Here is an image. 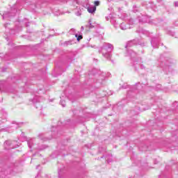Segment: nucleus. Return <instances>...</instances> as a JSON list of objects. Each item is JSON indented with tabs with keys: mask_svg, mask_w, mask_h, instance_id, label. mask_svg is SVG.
I'll list each match as a JSON object with an SVG mask.
<instances>
[{
	"mask_svg": "<svg viewBox=\"0 0 178 178\" xmlns=\"http://www.w3.org/2000/svg\"><path fill=\"white\" fill-rule=\"evenodd\" d=\"M60 104H61L62 106H63V107L66 106L65 102L63 101V100H61V101H60Z\"/></svg>",
	"mask_w": 178,
	"mask_h": 178,
	"instance_id": "1a4fd4ad",
	"label": "nucleus"
},
{
	"mask_svg": "<svg viewBox=\"0 0 178 178\" xmlns=\"http://www.w3.org/2000/svg\"><path fill=\"white\" fill-rule=\"evenodd\" d=\"M38 98V97H35L32 100V102H33V104H35V102H38V101L37 100Z\"/></svg>",
	"mask_w": 178,
	"mask_h": 178,
	"instance_id": "9d476101",
	"label": "nucleus"
},
{
	"mask_svg": "<svg viewBox=\"0 0 178 178\" xmlns=\"http://www.w3.org/2000/svg\"><path fill=\"white\" fill-rule=\"evenodd\" d=\"M120 29L121 30H127V29H130V27H129V25L126 24V23H122L120 24Z\"/></svg>",
	"mask_w": 178,
	"mask_h": 178,
	"instance_id": "20e7f679",
	"label": "nucleus"
},
{
	"mask_svg": "<svg viewBox=\"0 0 178 178\" xmlns=\"http://www.w3.org/2000/svg\"><path fill=\"white\" fill-rule=\"evenodd\" d=\"M74 31H75L74 29H72L70 31V34H73V33H74Z\"/></svg>",
	"mask_w": 178,
	"mask_h": 178,
	"instance_id": "ddd939ff",
	"label": "nucleus"
},
{
	"mask_svg": "<svg viewBox=\"0 0 178 178\" xmlns=\"http://www.w3.org/2000/svg\"><path fill=\"white\" fill-rule=\"evenodd\" d=\"M89 25H86V27H88V29H94V25H92V21L91 19H89L88 21Z\"/></svg>",
	"mask_w": 178,
	"mask_h": 178,
	"instance_id": "39448f33",
	"label": "nucleus"
},
{
	"mask_svg": "<svg viewBox=\"0 0 178 178\" xmlns=\"http://www.w3.org/2000/svg\"><path fill=\"white\" fill-rule=\"evenodd\" d=\"M75 37H76L77 41H80V40L83 39V35H77V34H76Z\"/></svg>",
	"mask_w": 178,
	"mask_h": 178,
	"instance_id": "6e6552de",
	"label": "nucleus"
},
{
	"mask_svg": "<svg viewBox=\"0 0 178 178\" xmlns=\"http://www.w3.org/2000/svg\"><path fill=\"white\" fill-rule=\"evenodd\" d=\"M6 144H8V142H6Z\"/></svg>",
	"mask_w": 178,
	"mask_h": 178,
	"instance_id": "6ab92c4d",
	"label": "nucleus"
},
{
	"mask_svg": "<svg viewBox=\"0 0 178 178\" xmlns=\"http://www.w3.org/2000/svg\"><path fill=\"white\" fill-rule=\"evenodd\" d=\"M16 13V9H13V13H11V15H9V13H6L3 14V19L5 20V19H9V17H10V16H15Z\"/></svg>",
	"mask_w": 178,
	"mask_h": 178,
	"instance_id": "7ed1b4c3",
	"label": "nucleus"
},
{
	"mask_svg": "<svg viewBox=\"0 0 178 178\" xmlns=\"http://www.w3.org/2000/svg\"><path fill=\"white\" fill-rule=\"evenodd\" d=\"M28 145H29V148H31V141L28 142Z\"/></svg>",
	"mask_w": 178,
	"mask_h": 178,
	"instance_id": "4468645a",
	"label": "nucleus"
},
{
	"mask_svg": "<svg viewBox=\"0 0 178 178\" xmlns=\"http://www.w3.org/2000/svg\"><path fill=\"white\" fill-rule=\"evenodd\" d=\"M175 6H178V1L175 2Z\"/></svg>",
	"mask_w": 178,
	"mask_h": 178,
	"instance_id": "dca6fc26",
	"label": "nucleus"
},
{
	"mask_svg": "<svg viewBox=\"0 0 178 178\" xmlns=\"http://www.w3.org/2000/svg\"><path fill=\"white\" fill-rule=\"evenodd\" d=\"M81 29H82V30H84V26H81Z\"/></svg>",
	"mask_w": 178,
	"mask_h": 178,
	"instance_id": "f3484780",
	"label": "nucleus"
},
{
	"mask_svg": "<svg viewBox=\"0 0 178 178\" xmlns=\"http://www.w3.org/2000/svg\"><path fill=\"white\" fill-rule=\"evenodd\" d=\"M131 44V42H129L127 45V47H130V44Z\"/></svg>",
	"mask_w": 178,
	"mask_h": 178,
	"instance_id": "2eb2a0df",
	"label": "nucleus"
},
{
	"mask_svg": "<svg viewBox=\"0 0 178 178\" xmlns=\"http://www.w3.org/2000/svg\"><path fill=\"white\" fill-rule=\"evenodd\" d=\"M76 16H81V11H78L76 13Z\"/></svg>",
	"mask_w": 178,
	"mask_h": 178,
	"instance_id": "f8f14e48",
	"label": "nucleus"
},
{
	"mask_svg": "<svg viewBox=\"0 0 178 178\" xmlns=\"http://www.w3.org/2000/svg\"><path fill=\"white\" fill-rule=\"evenodd\" d=\"M67 44H70V42H67Z\"/></svg>",
	"mask_w": 178,
	"mask_h": 178,
	"instance_id": "a211bd4d",
	"label": "nucleus"
},
{
	"mask_svg": "<svg viewBox=\"0 0 178 178\" xmlns=\"http://www.w3.org/2000/svg\"><path fill=\"white\" fill-rule=\"evenodd\" d=\"M142 22H143V23H148V22H149L148 17H143Z\"/></svg>",
	"mask_w": 178,
	"mask_h": 178,
	"instance_id": "0eeeda50",
	"label": "nucleus"
},
{
	"mask_svg": "<svg viewBox=\"0 0 178 178\" xmlns=\"http://www.w3.org/2000/svg\"><path fill=\"white\" fill-rule=\"evenodd\" d=\"M95 6H99V1H95Z\"/></svg>",
	"mask_w": 178,
	"mask_h": 178,
	"instance_id": "9b49d317",
	"label": "nucleus"
},
{
	"mask_svg": "<svg viewBox=\"0 0 178 178\" xmlns=\"http://www.w3.org/2000/svg\"><path fill=\"white\" fill-rule=\"evenodd\" d=\"M151 44L152 45L153 48H158V45L156 44V43H155V39L152 40Z\"/></svg>",
	"mask_w": 178,
	"mask_h": 178,
	"instance_id": "423d86ee",
	"label": "nucleus"
},
{
	"mask_svg": "<svg viewBox=\"0 0 178 178\" xmlns=\"http://www.w3.org/2000/svg\"><path fill=\"white\" fill-rule=\"evenodd\" d=\"M113 51V45L109 43H105L102 48V54L104 58L111 59V52Z\"/></svg>",
	"mask_w": 178,
	"mask_h": 178,
	"instance_id": "f257e3e1",
	"label": "nucleus"
},
{
	"mask_svg": "<svg viewBox=\"0 0 178 178\" xmlns=\"http://www.w3.org/2000/svg\"><path fill=\"white\" fill-rule=\"evenodd\" d=\"M84 8H86L89 13H95V10H97V7L95 6H91L90 3H86L84 5Z\"/></svg>",
	"mask_w": 178,
	"mask_h": 178,
	"instance_id": "f03ea898",
	"label": "nucleus"
}]
</instances>
